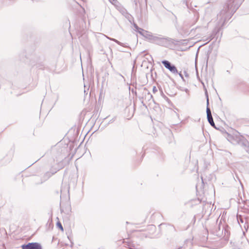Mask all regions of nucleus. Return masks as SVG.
Here are the masks:
<instances>
[{"label":"nucleus","mask_w":249,"mask_h":249,"mask_svg":"<svg viewBox=\"0 0 249 249\" xmlns=\"http://www.w3.org/2000/svg\"><path fill=\"white\" fill-rule=\"evenodd\" d=\"M147 230L149 231L151 237H154V233L156 230V227L154 225H149L147 227Z\"/></svg>","instance_id":"10"},{"label":"nucleus","mask_w":249,"mask_h":249,"mask_svg":"<svg viewBox=\"0 0 249 249\" xmlns=\"http://www.w3.org/2000/svg\"><path fill=\"white\" fill-rule=\"evenodd\" d=\"M56 226L61 231H64L63 226L60 221H58L56 223Z\"/></svg>","instance_id":"17"},{"label":"nucleus","mask_w":249,"mask_h":249,"mask_svg":"<svg viewBox=\"0 0 249 249\" xmlns=\"http://www.w3.org/2000/svg\"><path fill=\"white\" fill-rule=\"evenodd\" d=\"M201 180H202V183H203V184H204V179H203V178H202V177H201Z\"/></svg>","instance_id":"27"},{"label":"nucleus","mask_w":249,"mask_h":249,"mask_svg":"<svg viewBox=\"0 0 249 249\" xmlns=\"http://www.w3.org/2000/svg\"><path fill=\"white\" fill-rule=\"evenodd\" d=\"M68 146L60 147L59 144L57 145L52 150V153L55 156L56 160L58 162V166L55 168L52 167L50 171L46 172L43 176L40 179L38 177H35V180L36 184H40L47 180L51 177L62 168L61 162L66 157Z\"/></svg>","instance_id":"2"},{"label":"nucleus","mask_w":249,"mask_h":249,"mask_svg":"<svg viewBox=\"0 0 249 249\" xmlns=\"http://www.w3.org/2000/svg\"><path fill=\"white\" fill-rule=\"evenodd\" d=\"M152 91H153V93H156L158 91L157 89L155 86H154L153 87Z\"/></svg>","instance_id":"21"},{"label":"nucleus","mask_w":249,"mask_h":249,"mask_svg":"<svg viewBox=\"0 0 249 249\" xmlns=\"http://www.w3.org/2000/svg\"><path fill=\"white\" fill-rule=\"evenodd\" d=\"M147 96H148L149 100H150L151 99H153V96L151 94V93L150 92H148L147 93Z\"/></svg>","instance_id":"19"},{"label":"nucleus","mask_w":249,"mask_h":249,"mask_svg":"<svg viewBox=\"0 0 249 249\" xmlns=\"http://www.w3.org/2000/svg\"><path fill=\"white\" fill-rule=\"evenodd\" d=\"M183 248L182 246L179 247L177 248H176L175 249H182Z\"/></svg>","instance_id":"26"},{"label":"nucleus","mask_w":249,"mask_h":249,"mask_svg":"<svg viewBox=\"0 0 249 249\" xmlns=\"http://www.w3.org/2000/svg\"><path fill=\"white\" fill-rule=\"evenodd\" d=\"M119 11L120 13L129 20V21H131V19L133 18L132 16L127 12V10L125 8L122 7L120 8Z\"/></svg>","instance_id":"9"},{"label":"nucleus","mask_w":249,"mask_h":249,"mask_svg":"<svg viewBox=\"0 0 249 249\" xmlns=\"http://www.w3.org/2000/svg\"><path fill=\"white\" fill-rule=\"evenodd\" d=\"M124 246L128 249H137V247L132 242L127 241L124 242Z\"/></svg>","instance_id":"12"},{"label":"nucleus","mask_w":249,"mask_h":249,"mask_svg":"<svg viewBox=\"0 0 249 249\" xmlns=\"http://www.w3.org/2000/svg\"><path fill=\"white\" fill-rule=\"evenodd\" d=\"M244 0H227L223 8L217 14L214 30L219 32L225 22L231 18Z\"/></svg>","instance_id":"1"},{"label":"nucleus","mask_w":249,"mask_h":249,"mask_svg":"<svg viewBox=\"0 0 249 249\" xmlns=\"http://www.w3.org/2000/svg\"><path fill=\"white\" fill-rule=\"evenodd\" d=\"M161 63L165 67V68L168 69L172 73L174 74L178 73V71L176 66L172 64L169 61L164 60L162 61Z\"/></svg>","instance_id":"5"},{"label":"nucleus","mask_w":249,"mask_h":249,"mask_svg":"<svg viewBox=\"0 0 249 249\" xmlns=\"http://www.w3.org/2000/svg\"><path fill=\"white\" fill-rule=\"evenodd\" d=\"M11 160V157H8L7 156L6 157H4L3 159L2 160L1 162L3 163H7L10 162V161Z\"/></svg>","instance_id":"16"},{"label":"nucleus","mask_w":249,"mask_h":249,"mask_svg":"<svg viewBox=\"0 0 249 249\" xmlns=\"http://www.w3.org/2000/svg\"><path fill=\"white\" fill-rule=\"evenodd\" d=\"M108 39H109L110 40H112L117 43L118 45H120L122 46L125 47V46L124 45V44L119 41L116 40V39L110 38V37H107ZM125 47H128L127 46H125Z\"/></svg>","instance_id":"15"},{"label":"nucleus","mask_w":249,"mask_h":249,"mask_svg":"<svg viewBox=\"0 0 249 249\" xmlns=\"http://www.w3.org/2000/svg\"><path fill=\"white\" fill-rule=\"evenodd\" d=\"M22 249H42L41 245L37 242L29 243L21 246Z\"/></svg>","instance_id":"7"},{"label":"nucleus","mask_w":249,"mask_h":249,"mask_svg":"<svg viewBox=\"0 0 249 249\" xmlns=\"http://www.w3.org/2000/svg\"><path fill=\"white\" fill-rule=\"evenodd\" d=\"M116 119V117H115L111 121H114Z\"/></svg>","instance_id":"29"},{"label":"nucleus","mask_w":249,"mask_h":249,"mask_svg":"<svg viewBox=\"0 0 249 249\" xmlns=\"http://www.w3.org/2000/svg\"><path fill=\"white\" fill-rule=\"evenodd\" d=\"M109 1L113 4H115L117 2V0H109Z\"/></svg>","instance_id":"20"},{"label":"nucleus","mask_w":249,"mask_h":249,"mask_svg":"<svg viewBox=\"0 0 249 249\" xmlns=\"http://www.w3.org/2000/svg\"><path fill=\"white\" fill-rule=\"evenodd\" d=\"M162 225H166V226H169L170 228V230L171 231H174V232H176L177 231L175 227L172 225L169 224L161 223L159 226L160 227Z\"/></svg>","instance_id":"13"},{"label":"nucleus","mask_w":249,"mask_h":249,"mask_svg":"<svg viewBox=\"0 0 249 249\" xmlns=\"http://www.w3.org/2000/svg\"><path fill=\"white\" fill-rule=\"evenodd\" d=\"M140 28H141L139 27L138 28H136V29H135V31H136L137 32H138V31L140 30Z\"/></svg>","instance_id":"25"},{"label":"nucleus","mask_w":249,"mask_h":249,"mask_svg":"<svg viewBox=\"0 0 249 249\" xmlns=\"http://www.w3.org/2000/svg\"><path fill=\"white\" fill-rule=\"evenodd\" d=\"M133 3L135 4V7H137V0H131Z\"/></svg>","instance_id":"22"},{"label":"nucleus","mask_w":249,"mask_h":249,"mask_svg":"<svg viewBox=\"0 0 249 249\" xmlns=\"http://www.w3.org/2000/svg\"><path fill=\"white\" fill-rule=\"evenodd\" d=\"M138 33L150 42L166 48H169L175 45V41L178 42V41L168 37H164L161 35H154L152 33L141 28L138 31Z\"/></svg>","instance_id":"3"},{"label":"nucleus","mask_w":249,"mask_h":249,"mask_svg":"<svg viewBox=\"0 0 249 249\" xmlns=\"http://www.w3.org/2000/svg\"><path fill=\"white\" fill-rule=\"evenodd\" d=\"M193 29L191 30V32L192 31ZM179 33L183 36L186 37L188 36L190 34V31L184 27H183L179 31Z\"/></svg>","instance_id":"11"},{"label":"nucleus","mask_w":249,"mask_h":249,"mask_svg":"<svg viewBox=\"0 0 249 249\" xmlns=\"http://www.w3.org/2000/svg\"><path fill=\"white\" fill-rule=\"evenodd\" d=\"M240 221H241V222H242V223H243V222H244V220H243L242 219H240Z\"/></svg>","instance_id":"28"},{"label":"nucleus","mask_w":249,"mask_h":249,"mask_svg":"<svg viewBox=\"0 0 249 249\" xmlns=\"http://www.w3.org/2000/svg\"><path fill=\"white\" fill-rule=\"evenodd\" d=\"M61 213H64L66 215L70 216L71 212V205L70 202L67 201L60 205Z\"/></svg>","instance_id":"6"},{"label":"nucleus","mask_w":249,"mask_h":249,"mask_svg":"<svg viewBox=\"0 0 249 249\" xmlns=\"http://www.w3.org/2000/svg\"><path fill=\"white\" fill-rule=\"evenodd\" d=\"M133 26H134L135 29L139 27V26L136 23H134Z\"/></svg>","instance_id":"24"},{"label":"nucleus","mask_w":249,"mask_h":249,"mask_svg":"<svg viewBox=\"0 0 249 249\" xmlns=\"http://www.w3.org/2000/svg\"><path fill=\"white\" fill-rule=\"evenodd\" d=\"M178 73L179 76L181 78V79L184 80V78H183V75L182 74L181 72H180L179 73L178 72Z\"/></svg>","instance_id":"23"},{"label":"nucleus","mask_w":249,"mask_h":249,"mask_svg":"<svg viewBox=\"0 0 249 249\" xmlns=\"http://www.w3.org/2000/svg\"><path fill=\"white\" fill-rule=\"evenodd\" d=\"M202 84H203V86H204V90H205V96L206 97V100H207V102H207V107H209V100L208 93L207 89L205 87L204 83H202Z\"/></svg>","instance_id":"14"},{"label":"nucleus","mask_w":249,"mask_h":249,"mask_svg":"<svg viewBox=\"0 0 249 249\" xmlns=\"http://www.w3.org/2000/svg\"><path fill=\"white\" fill-rule=\"evenodd\" d=\"M211 53V51H208L206 52V58L207 59V63H206V65L207 66V64H208V59H209V55Z\"/></svg>","instance_id":"18"},{"label":"nucleus","mask_w":249,"mask_h":249,"mask_svg":"<svg viewBox=\"0 0 249 249\" xmlns=\"http://www.w3.org/2000/svg\"><path fill=\"white\" fill-rule=\"evenodd\" d=\"M206 113H207V118L208 122L210 124V125L215 129H217V128L215 126V124L214 123L213 116L212 115L211 110L209 107H206Z\"/></svg>","instance_id":"8"},{"label":"nucleus","mask_w":249,"mask_h":249,"mask_svg":"<svg viewBox=\"0 0 249 249\" xmlns=\"http://www.w3.org/2000/svg\"><path fill=\"white\" fill-rule=\"evenodd\" d=\"M27 58L29 59L30 58V57L29 56H27Z\"/></svg>","instance_id":"30"},{"label":"nucleus","mask_w":249,"mask_h":249,"mask_svg":"<svg viewBox=\"0 0 249 249\" xmlns=\"http://www.w3.org/2000/svg\"><path fill=\"white\" fill-rule=\"evenodd\" d=\"M227 139L233 144H239L249 154V142L242 136H233L229 134Z\"/></svg>","instance_id":"4"}]
</instances>
